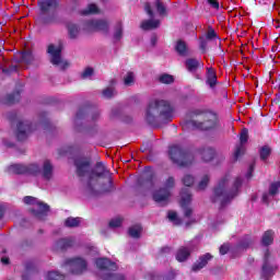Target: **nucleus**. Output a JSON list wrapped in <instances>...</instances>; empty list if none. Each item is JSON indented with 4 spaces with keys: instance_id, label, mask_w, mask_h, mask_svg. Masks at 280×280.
I'll return each mask as SVG.
<instances>
[{
    "instance_id": "obj_49",
    "label": "nucleus",
    "mask_w": 280,
    "mask_h": 280,
    "mask_svg": "<svg viewBox=\"0 0 280 280\" xmlns=\"http://www.w3.org/2000/svg\"><path fill=\"white\" fill-rule=\"evenodd\" d=\"M176 278V271H174V269H171L168 271V273L164 277V279L166 280H172V279H175Z\"/></svg>"
},
{
    "instance_id": "obj_16",
    "label": "nucleus",
    "mask_w": 280,
    "mask_h": 280,
    "mask_svg": "<svg viewBox=\"0 0 280 280\" xmlns=\"http://www.w3.org/2000/svg\"><path fill=\"white\" fill-rule=\"evenodd\" d=\"M45 180H51L54 178V164L49 160L44 161L42 171L39 168L38 174H40Z\"/></svg>"
},
{
    "instance_id": "obj_50",
    "label": "nucleus",
    "mask_w": 280,
    "mask_h": 280,
    "mask_svg": "<svg viewBox=\"0 0 280 280\" xmlns=\"http://www.w3.org/2000/svg\"><path fill=\"white\" fill-rule=\"evenodd\" d=\"M144 10H145L147 14H149V16L151 19H152V16H154V12H152V7H150V3L145 4Z\"/></svg>"
},
{
    "instance_id": "obj_22",
    "label": "nucleus",
    "mask_w": 280,
    "mask_h": 280,
    "mask_svg": "<svg viewBox=\"0 0 280 280\" xmlns=\"http://www.w3.org/2000/svg\"><path fill=\"white\" fill-rule=\"evenodd\" d=\"M191 255V248L190 247H180L176 253V259L178 261H187L189 259V256Z\"/></svg>"
},
{
    "instance_id": "obj_41",
    "label": "nucleus",
    "mask_w": 280,
    "mask_h": 280,
    "mask_svg": "<svg viewBox=\"0 0 280 280\" xmlns=\"http://www.w3.org/2000/svg\"><path fill=\"white\" fill-rule=\"evenodd\" d=\"M155 8L158 10V13L163 16V14L166 13L165 4L163 3V0H155Z\"/></svg>"
},
{
    "instance_id": "obj_1",
    "label": "nucleus",
    "mask_w": 280,
    "mask_h": 280,
    "mask_svg": "<svg viewBox=\"0 0 280 280\" xmlns=\"http://www.w3.org/2000/svg\"><path fill=\"white\" fill-rule=\"evenodd\" d=\"M74 167L78 176H89L85 189L88 194L97 196V194H104V191L113 190V182L110 178L106 179V185L100 187L97 179L106 174V166L102 162L96 163L94 170L91 171V160L86 158H77L74 160Z\"/></svg>"
},
{
    "instance_id": "obj_29",
    "label": "nucleus",
    "mask_w": 280,
    "mask_h": 280,
    "mask_svg": "<svg viewBox=\"0 0 280 280\" xmlns=\"http://www.w3.org/2000/svg\"><path fill=\"white\" fill-rule=\"evenodd\" d=\"M273 240H275V233H272V231H267L264 233L261 242L264 246H270Z\"/></svg>"
},
{
    "instance_id": "obj_23",
    "label": "nucleus",
    "mask_w": 280,
    "mask_h": 280,
    "mask_svg": "<svg viewBox=\"0 0 280 280\" xmlns=\"http://www.w3.org/2000/svg\"><path fill=\"white\" fill-rule=\"evenodd\" d=\"M199 154L206 163H209V161H213V156H215V151L211 148H207L199 151Z\"/></svg>"
},
{
    "instance_id": "obj_8",
    "label": "nucleus",
    "mask_w": 280,
    "mask_h": 280,
    "mask_svg": "<svg viewBox=\"0 0 280 280\" xmlns=\"http://www.w3.org/2000/svg\"><path fill=\"white\" fill-rule=\"evenodd\" d=\"M47 54L50 56V62L51 65H55L57 67H60L61 70L67 69L69 67V62L62 60V44H50L47 48Z\"/></svg>"
},
{
    "instance_id": "obj_24",
    "label": "nucleus",
    "mask_w": 280,
    "mask_h": 280,
    "mask_svg": "<svg viewBox=\"0 0 280 280\" xmlns=\"http://www.w3.org/2000/svg\"><path fill=\"white\" fill-rule=\"evenodd\" d=\"M200 61L198 59L189 58L186 60V69L190 71V73H194L198 71V68L200 67Z\"/></svg>"
},
{
    "instance_id": "obj_19",
    "label": "nucleus",
    "mask_w": 280,
    "mask_h": 280,
    "mask_svg": "<svg viewBox=\"0 0 280 280\" xmlns=\"http://www.w3.org/2000/svg\"><path fill=\"white\" fill-rule=\"evenodd\" d=\"M275 275V267L268 262V252L265 254V262L262 265L261 277L262 279H270Z\"/></svg>"
},
{
    "instance_id": "obj_55",
    "label": "nucleus",
    "mask_w": 280,
    "mask_h": 280,
    "mask_svg": "<svg viewBox=\"0 0 280 280\" xmlns=\"http://www.w3.org/2000/svg\"><path fill=\"white\" fill-rule=\"evenodd\" d=\"M3 213H5V208L3 206H0V220L3 218Z\"/></svg>"
},
{
    "instance_id": "obj_64",
    "label": "nucleus",
    "mask_w": 280,
    "mask_h": 280,
    "mask_svg": "<svg viewBox=\"0 0 280 280\" xmlns=\"http://www.w3.org/2000/svg\"><path fill=\"white\" fill-rule=\"evenodd\" d=\"M95 119H97V114H96V116H95Z\"/></svg>"
},
{
    "instance_id": "obj_32",
    "label": "nucleus",
    "mask_w": 280,
    "mask_h": 280,
    "mask_svg": "<svg viewBox=\"0 0 280 280\" xmlns=\"http://www.w3.org/2000/svg\"><path fill=\"white\" fill-rule=\"evenodd\" d=\"M21 61L25 62L26 65H32L34 62V55L32 51H24L20 55Z\"/></svg>"
},
{
    "instance_id": "obj_26",
    "label": "nucleus",
    "mask_w": 280,
    "mask_h": 280,
    "mask_svg": "<svg viewBox=\"0 0 280 280\" xmlns=\"http://www.w3.org/2000/svg\"><path fill=\"white\" fill-rule=\"evenodd\" d=\"M141 233H143V228L139 224L129 228V235L135 240H139V237H141Z\"/></svg>"
},
{
    "instance_id": "obj_61",
    "label": "nucleus",
    "mask_w": 280,
    "mask_h": 280,
    "mask_svg": "<svg viewBox=\"0 0 280 280\" xmlns=\"http://www.w3.org/2000/svg\"><path fill=\"white\" fill-rule=\"evenodd\" d=\"M22 279L23 280H30V279H27V277H25V275L22 276Z\"/></svg>"
},
{
    "instance_id": "obj_62",
    "label": "nucleus",
    "mask_w": 280,
    "mask_h": 280,
    "mask_svg": "<svg viewBox=\"0 0 280 280\" xmlns=\"http://www.w3.org/2000/svg\"><path fill=\"white\" fill-rule=\"evenodd\" d=\"M93 253H97V249H95V247L92 248Z\"/></svg>"
},
{
    "instance_id": "obj_31",
    "label": "nucleus",
    "mask_w": 280,
    "mask_h": 280,
    "mask_svg": "<svg viewBox=\"0 0 280 280\" xmlns=\"http://www.w3.org/2000/svg\"><path fill=\"white\" fill-rule=\"evenodd\" d=\"M80 222H82L81 218L70 217V218L66 219L65 224H66V226L73 229L75 226H80Z\"/></svg>"
},
{
    "instance_id": "obj_58",
    "label": "nucleus",
    "mask_w": 280,
    "mask_h": 280,
    "mask_svg": "<svg viewBox=\"0 0 280 280\" xmlns=\"http://www.w3.org/2000/svg\"><path fill=\"white\" fill-rule=\"evenodd\" d=\"M170 250H172L170 247L162 248V253H170Z\"/></svg>"
},
{
    "instance_id": "obj_15",
    "label": "nucleus",
    "mask_w": 280,
    "mask_h": 280,
    "mask_svg": "<svg viewBox=\"0 0 280 280\" xmlns=\"http://www.w3.org/2000/svg\"><path fill=\"white\" fill-rule=\"evenodd\" d=\"M240 141H241V143L238 145H236V149H235V152H234L235 161H237V159H240V156H242V154L246 150L244 148V143H246V141H248V129H243L241 131Z\"/></svg>"
},
{
    "instance_id": "obj_13",
    "label": "nucleus",
    "mask_w": 280,
    "mask_h": 280,
    "mask_svg": "<svg viewBox=\"0 0 280 280\" xmlns=\"http://www.w3.org/2000/svg\"><path fill=\"white\" fill-rule=\"evenodd\" d=\"M191 203V194H189V190H183L182 191V199H180V207L184 209V215L185 218H191V208H189V205Z\"/></svg>"
},
{
    "instance_id": "obj_6",
    "label": "nucleus",
    "mask_w": 280,
    "mask_h": 280,
    "mask_svg": "<svg viewBox=\"0 0 280 280\" xmlns=\"http://www.w3.org/2000/svg\"><path fill=\"white\" fill-rule=\"evenodd\" d=\"M168 156L173 163L179 165V167H189L194 163V154L184 151L178 145H173L168 150Z\"/></svg>"
},
{
    "instance_id": "obj_53",
    "label": "nucleus",
    "mask_w": 280,
    "mask_h": 280,
    "mask_svg": "<svg viewBox=\"0 0 280 280\" xmlns=\"http://www.w3.org/2000/svg\"><path fill=\"white\" fill-rule=\"evenodd\" d=\"M1 262H2L4 266H8V264H10V258L3 256V257L1 258Z\"/></svg>"
},
{
    "instance_id": "obj_9",
    "label": "nucleus",
    "mask_w": 280,
    "mask_h": 280,
    "mask_svg": "<svg viewBox=\"0 0 280 280\" xmlns=\"http://www.w3.org/2000/svg\"><path fill=\"white\" fill-rule=\"evenodd\" d=\"M23 202L25 205H33V214L39 220H43V218H45V215H47V213L49 212V206L43 203L42 201L32 196L24 197Z\"/></svg>"
},
{
    "instance_id": "obj_45",
    "label": "nucleus",
    "mask_w": 280,
    "mask_h": 280,
    "mask_svg": "<svg viewBox=\"0 0 280 280\" xmlns=\"http://www.w3.org/2000/svg\"><path fill=\"white\" fill-rule=\"evenodd\" d=\"M121 226V218H115L109 221V229H119Z\"/></svg>"
},
{
    "instance_id": "obj_63",
    "label": "nucleus",
    "mask_w": 280,
    "mask_h": 280,
    "mask_svg": "<svg viewBox=\"0 0 280 280\" xmlns=\"http://www.w3.org/2000/svg\"><path fill=\"white\" fill-rule=\"evenodd\" d=\"M202 49H205V44H201Z\"/></svg>"
},
{
    "instance_id": "obj_54",
    "label": "nucleus",
    "mask_w": 280,
    "mask_h": 280,
    "mask_svg": "<svg viewBox=\"0 0 280 280\" xmlns=\"http://www.w3.org/2000/svg\"><path fill=\"white\" fill-rule=\"evenodd\" d=\"M10 71H16V66H12L9 70H3V73H10Z\"/></svg>"
},
{
    "instance_id": "obj_10",
    "label": "nucleus",
    "mask_w": 280,
    "mask_h": 280,
    "mask_svg": "<svg viewBox=\"0 0 280 280\" xmlns=\"http://www.w3.org/2000/svg\"><path fill=\"white\" fill-rule=\"evenodd\" d=\"M40 172V167L37 164L23 165L13 164L9 166V174H31V176H36Z\"/></svg>"
},
{
    "instance_id": "obj_14",
    "label": "nucleus",
    "mask_w": 280,
    "mask_h": 280,
    "mask_svg": "<svg viewBox=\"0 0 280 280\" xmlns=\"http://www.w3.org/2000/svg\"><path fill=\"white\" fill-rule=\"evenodd\" d=\"M30 132H32V125L30 121L24 120L18 122L16 137L19 141H25V138L28 137Z\"/></svg>"
},
{
    "instance_id": "obj_21",
    "label": "nucleus",
    "mask_w": 280,
    "mask_h": 280,
    "mask_svg": "<svg viewBox=\"0 0 280 280\" xmlns=\"http://www.w3.org/2000/svg\"><path fill=\"white\" fill-rule=\"evenodd\" d=\"M206 84H208L210 89H215V84H218V75L215 74V70H213V68H207Z\"/></svg>"
},
{
    "instance_id": "obj_42",
    "label": "nucleus",
    "mask_w": 280,
    "mask_h": 280,
    "mask_svg": "<svg viewBox=\"0 0 280 280\" xmlns=\"http://www.w3.org/2000/svg\"><path fill=\"white\" fill-rule=\"evenodd\" d=\"M159 81L162 84H172V82H174V77H172L170 74H162V75H160Z\"/></svg>"
},
{
    "instance_id": "obj_3",
    "label": "nucleus",
    "mask_w": 280,
    "mask_h": 280,
    "mask_svg": "<svg viewBox=\"0 0 280 280\" xmlns=\"http://www.w3.org/2000/svg\"><path fill=\"white\" fill-rule=\"evenodd\" d=\"M174 117V107L167 101H153L145 110V120L151 126L170 124Z\"/></svg>"
},
{
    "instance_id": "obj_40",
    "label": "nucleus",
    "mask_w": 280,
    "mask_h": 280,
    "mask_svg": "<svg viewBox=\"0 0 280 280\" xmlns=\"http://www.w3.org/2000/svg\"><path fill=\"white\" fill-rule=\"evenodd\" d=\"M183 184L186 186V187H191V185H194V183H196V178H194L192 175L190 174H186L184 177H183Z\"/></svg>"
},
{
    "instance_id": "obj_28",
    "label": "nucleus",
    "mask_w": 280,
    "mask_h": 280,
    "mask_svg": "<svg viewBox=\"0 0 280 280\" xmlns=\"http://www.w3.org/2000/svg\"><path fill=\"white\" fill-rule=\"evenodd\" d=\"M161 25V22L159 20H148L142 22L141 27L143 30H156Z\"/></svg>"
},
{
    "instance_id": "obj_4",
    "label": "nucleus",
    "mask_w": 280,
    "mask_h": 280,
    "mask_svg": "<svg viewBox=\"0 0 280 280\" xmlns=\"http://www.w3.org/2000/svg\"><path fill=\"white\" fill-rule=\"evenodd\" d=\"M192 117H196L195 120H188L183 125V128H191V130H213L218 128L220 119L218 114L209 112L207 109H196L192 113Z\"/></svg>"
},
{
    "instance_id": "obj_12",
    "label": "nucleus",
    "mask_w": 280,
    "mask_h": 280,
    "mask_svg": "<svg viewBox=\"0 0 280 280\" xmlns=\"http://www.w3.org/2000/svg\"><path fill=\"white\" fill-rule=\"evenodd\" d=\"M110 24L106 20H90L86 22V28L90 32H103L104 34H108V30Z\"/></svg>"
},
{
    "instance_id": "obj_34",
    "label": "nucleus",
    "mask_w": 280,
    "mask_h": 280,
    "mask_svg": "<svg viewBox=\"0 0 280 280\" xmlns=\"http://www.w3.org/2000/svg\"><path fill=\"white\" fill-rule=\"evenodd\" d=\"M68 34L70 38H78V35L80 34V28H78V25L75 24H68Z\"/></svg>"
},
{
    "instance_id": "obj_57",
    "label": "nucleus",
    "mask_w": 280,
    "mask_h": 280,
    "mask_svg": "<svg viewBox=\"0 0 280 280\" xmlns=\"http://www.w3.org/2000/svg\"><path fill=\"white\" fill-rule=\"evenodd\" d=\"M151 44H152V45H156V36H153V37L151 38Z\"/></svg>"
},
{
    "instance_id": "obj_25",
    "label": "nucleus",
    "mask_w": 280,
    "mask_h": 280,
    "mask_svg": "<svg viewBox=\"0 0 280 280\" xmlns=\"http://www.w3.org/2000/svg\"><path fill=\"white\" fill-rule=\"evenodd\" d=\"M59 250H67V248H71L73 246V240L71 238H61L56 244Z\"/></svg>"
},
{
    "instance_id": "obj_38",
    "label": "nucleus",
    "mask_w": 280,
    "mask_h": 280,
    "mask_svg": "<svg viewBox=\"0 0 280 280\" xmlns=\"http://www.w3.org/2000/svg\"><path fill=\"white\" fill-rule=\"evenodd\" d=\"M21 100V95L19 93L16 94H10L7 96V98L3 101L4 104H14V102H19Z\"/></svg>"
},
{
    "instance_id": "obj_7",
    "label": "nucleus",
    "mask_w": 280,
    "mask_h": 280,
    "mask_svg": "<svg viewBox=\"0 0 280 280\" xmlns=\"http://www.w3.org/2000/svg\"><path fill=\"white\" fill-rule=\"evenodd\" d=\"M175 185L176 180L174 179V177L166 178L163 183V187L153 192V200L159 205L167 203L170 197L172 196V189H174Z\"/></svg>"
},
{
    "instance_id": "obj_5",
    "label": "nucleus",
    "mask_w": 280,
    "mask_h": 280,
    "mask_svg": "<svg viewBox=\"0 0 280 280\" xmlns=\"http://www.w3.org/2000/svg\"><path fill=\"white\" fill-rule=\"evenodd\" d=\"M96 267L98 268V277H101L102 279L126 280V277L121 275L113 276V272L117 270V264L110 261V259H96Z\"/></svg>"
},
{
    "instance_id": "obj_11",
    "label": "nucleus",
    "mask_w": 280,
    "mask_h": 280,
    "mask_svg": "<svg viewBox=\"0 0 280 280\" xmlns=\"http://www.w3.org/2000/svg\"><path fill=\"white\" fill-rule=\"evenodd\" d=\"M86 260L81 257L72 258L67 260L65 267L70 270L71 275H82L86 270Z\"/></svg>"
},
{
    "instance_id": "obj_27",
    "label": "nucleus",
    "mask_w": 280,
    "mask_h": 280,
    "mask_svg": "<svg viewBox=\"0 0 280 280\" xmlns=\"http://www.w3.org/2000/svg\"><path fill=\"white\" fill-rule=\"evenodd\" d=\"M175 50L179 56H187L188 49H187V44L184 40H177L175 45Z\"/></svg>"
},
{
    "instance_id": "obj_33",
    "label": "nucleus",
    "mask_w": 280,
    "mask_h": 280,
    "mask_svg": "<svg viewBox=\"0 0 280 280\" xmlns=\"http://www.w3.org/2000/svg\"><path fill=\"white\" fill-rule=\"evenodd\" d=\"M82 14H100V8L95 3H91L88 5L85 10L81 12Z\"/></svg>"
},
{
    "instance_id": "obj_20",
    "label": "nucleus",
    "mask_w": 280,
    "mask_h": 280,
    "mask_svg": "<svg viewBox=\"0 0 280 280\" xmlns=\"http://www.w3.org/2000/svg\"><path fill=\"white\" fill-rule=\"evenodd\" d=\"M39 8L42 12H50L58 8V0H39Z\"/></svg>"
},
{
    "instance_id": "obj_56",
    "label": "nucleus",
    "mask_w": 280,
    "mask_h": 280,
    "mask_svg": "<svg viewBox=\"0 0 280 280\" xmlns=\"http://www.w3.org/2000/svg\"><path fill=\"white\" fill-rule=\"evenodd\" d=\"M82 115H83V112H82V110H79V112L77 113L75 119H82Z\"/></svg>"
},
{
    "instance_id": "obj_43",
    "label": "nucleus",
    "mask_w": 280,
    "mask_h": 280,
    "mask_svg": "<svg viewBox=\"0 0 280 280\" xmlns=\"http://www.w3.org/2000/svg\"><path fill=\"white\" fill-rule=\"evenodd\" d=\"M116 94L117 92H115V89L113 88H107L103 90V97H105L106 100H110V97H115Z\"/></svg>"
},
{
    "instance_id": "obj_39",
    "label": "nucleus",
    "mask_w": 280,
    "mask_h": 280,
    "mask_svg": "<svg viewBox=\"0 0 280 280\" xmlns=\"http://www.w3.org/2000/svg\"><path fill=\"white\" fill-rule=\"evenodd\" d=\"M272 152V150L270 149V147L265 145L260 149V159L261 161H266V159H268V156H270V153Z\"/></svg>"
},
{
    "instance_id": "obj_59",
    "label": "nucleus",
    "mask_w": 280,
    "mask_h": 280,
    "mask_svg": "<svg viewBox=\"0 0 280 280\" xmlns=\"http://www.w3.org/2000/svg\"><path fill=\"white\" fill-rule=\"evenodd\" d=\"M248 246H250V243H246L242 245L243 248H248Z\"/></svg>"
},
{
    "instance_id": "obj_52",
    "label": "nucleus",
    "mask_w": 280,
    "mask_h": 280,
    "mask_svg": "<svg viewBox=\"0 0 280 280\" xmlns=\"http://www.w3.org/2000/svg\"><path fill=\"white\" fill-rule=\"evenodd\" d=\"M255 171V166L252 164L248 168V172L246 174V178H252L253 177V172Z\"/></svg>"
},
{
    "instance_id": "obj_18",
    "label": "nucleus",
    "mask_w": 280,
    "mask_h": 280,
    "mask_svg": "<svg viewBox=\"0 0 280 280\" xmlns=\"http://www.w3.org/2000/svg\"><path fill=\"white\" fill-rule=\"evenodd\" d=\"M211 259H213V256L209 253L201 256L199 260L192 265V268H191L192 272H198L202 270V268H205V266H207V264H209Z\"/></svg>"
},
{
    "instance_id": "obj_44",
    "label": "nucleus",
    "mask_w": 280,
    "mask_h": 280,
    "mask_svg": "<svg viewBox=\"0 0 280 280\" xmlns=\"http://www.w3.org/2000/svg\"><path fill=\"white\" fill-rule=\"evenodd\" d=\"M167 218L171 222H174L176 225L180 224V219H178V214H176V212H168Z\"/></svg>"
},
{
    "instance_id": "obj_37",
    "label": "nucleus",
    "mask_w": 280,
    "mask_h": 280,
    "mask_svg": "<svg viewBox=\"0 0 280 280\" xmlns=\"http://www.w3.org/2000/svg\"><path fill=\"white\" fill-rule=\"evenodd\" d=\"M124 84H125V86H132V84H135V73L133 72H127V74L124 77Z\"/></svg>"
},
{
    "instance_id": "obj_30",
    "label": "nucleus",
    "mask_w": 280,
    "mask_h": 280,
    "mask_svg": "<svg viewBox=\"0 0 280 280\" xmlns=\"http://www.w3.org/2000/svg\"><path fill=\"white\" fill-rule=\"evenodd\" d=\"M209 180H211V177H209V175H203L199 183L197 184V190L198 191H203V189H207L208 185H209Z\"/></svg>"
},
{
    "instance_id": "obj_2",
    "label": "nucleus",
    "mask_w": 280,
    "mask_h": 280,
    "mask_svg": "<svg viewBox=\"0 0 280 280\" xmlns=\"http://www.w3.org/2000/svg\"><path fill=\"white\" fill-rule=\"evenodd\" d=\"M240 187H242V178L237 177L232 182L231 175H225L214 188L212 202H219L221 207H226L233 198L240 195Z\"/></svg>"
},
{
    "instance_id": "obj_46",
    "label": "nucleus",
    "mask_w": 280,
    "mask_h": 280,
    "mask_svg": "<svg viewBox=\"0 0 280 280\" xmlns=\"http://www.w3.org/2000/svg\"><path fill=\"white\" fill-rule=\"evenodd\" d=\"M91 75H93V68H86L81 74L83 80L91 78Z\"/></svg>"
},
{
    "instance_id": "obj_17",
    "label": "nucleus",
    "mask_w": 280,
    "mask_h": 280,
    "mask_svg": "<svg viewBox=\"0 0 280 280\" xmlns=\"http://www.w3.org/2000/svg\"><path fill=\"white\" fill-rule=\"evenodd\" d=\"M279 187H280L279 182H276L270 185L269 192H265L262 195V202H265V205H268V202H270V200H272V198H275V196L279 194Z\"/></svg>"
},
{
    "instance_id": "obj_35",
    "label": "nucleus",
    "mask_w": 280,
    "mask_h": 280,
    "mask_svg": "<svg viewBox=\"0 0 280 280\" xmlns=\"http://www.w3.org/2000/svg\"><path fill=\"white\" fill-rule=\"evenodd\" d=\"M46 280H67V277L60 275L58 271H49L46 276Z\"/></svg>"
},
{
    "instance_id": "obj_60",
    "label": "nucleus",
    "mask_w": 280,
    "mask_h": 280,
    "mask_svg": "<svg viewBox=\"0 0 280 280\" xmlns=\"http://www.w3.org/2000/svg\"><path fill=\"white\" fill-rule=\"evenodd\" d=\"M26 270L30 272V270H32V265H26Z\"/></svg>"
},
{
    "instance_id": "obj_36",
    "label": "nucleus",
    "mask_w": 280,
    "mask_h": 280,
    "mask_svg": "<svg viewBox=\"0 0 280 280\" xmlns=\"http://www.w3.org/2000/svg\"><path fill=\"white\" fill-rule=\"evenodd\" d=\"M122 36H124V26H121V23H117L115 26L114 39L121 40Z\"/></svg>"
},
{
    "instance_id": "obj_48",
    "label": "nucleus",
    "mask_w": 280,
    "mask_h": 280,
    "mask_svg": "<svg viewBox=\"0 0 280 280\" xmlns=\"http://www.w3.org/2000/svg\"><path fill=\"white\" fill-rule=\"evenodd\" d=\"M208 40H213V38H218V35L215 34V31L209 30L207 33Z\"/></svg>"
},
{
    "instance_id": "obj_47",
    "label": "nucleus",
    "mask_w": 280,
    "mask_h": 280,
    "mask_svg": "<svg viewBox=\"0 0 280 280\" xmlns=\"http://www.w3.org/2000/svg\"><path fill=\"white\" fill-rule=\"evenodd\" d=\"M208 3L214 10H220V2H218V0H208Z\"/></svg>"
},
{
    "instance_id": "obj_51",
    "label": "nucleus",
    "mask_w": 280,
    "mask_h": 280,
    "mask_svg": "<svg viewBox=\"0 0 280 280\" xmlns=\"http://www.w3.org/2000/svg\"><path fill=\"white\" fill-rule=\"evenodd\" d=\"M219 250L220 255H226L229 253V245H222Z\"/></svg>"
}]
</instances>
